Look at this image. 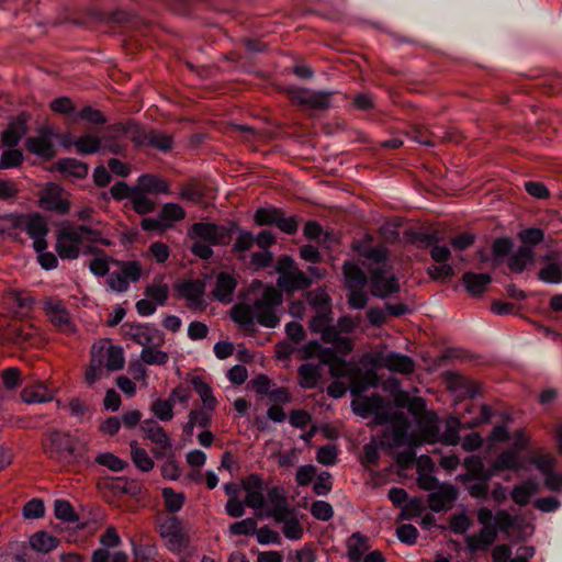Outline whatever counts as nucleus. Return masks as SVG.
I'll return each instance as SVG.
<instances>
[{
	"mask_svg": "<svg viewBox=\"0 0 562 562\" xmlns=\"http://www.w3.org/2000/svg\"><path fill=\"white\" fill-rule=\"evenodd\" d=\"M282 303V292L272 285H267L251 300V303L236 304L231 311V317L244 329L250 331L256 329V324L266 328H276L281 322Z\"/></svg>",
	"mask_w": 562,
	"mask_h": 562,
	"instance_id": "obj_1",
	"label": "nucleus"
},
{
	"mask_svg": "<svg viewBox=\"0 0 562 562\" xmlns=\"http://www.w3.org/2000/svg\"><path fill=\"white\" fill-rule=\"evenodd\" d=\"M83 241L100 243L110 246L111 241L104 239L102 234L86 225L64 226L57 233L56 251L61 259H76L80 254Z\"/></svg>",
	"mask_w": 562,
	"mask_h": 562,
	"instance_id": "obj_2",
	"label": "nucleus"
},
{
	"mask_svg": "<svg viewBox=\"0 0 562 562\" xmlns=\"http://www.w3.org/2000/svg\"><path fill=\"white\" fill-rule=\"evenodd\" d=\"M44 452L61 464H72L79 461L77 440L69 432L50 430L43 441Z\"/></svg>",
	"mask_w": 562,
	"mask_h": 562,
	"instance_id": "obj_3",
	"label": "nucleus"
},
{
	"mask_svg": "<svg viewBox=\"0 0 562 562\" xmlns=\"http://www.w3.org/2000/svg\"><path fill=\"white\" fill-rule=\"evenodd\" d=\"M238 228L234 222L229 225H218L210 222H198L188 229V238L200 239L213 246H226L232 240L233 233Z\"/></svg>",
	"mask_w": 562,
	"mask_h": 562,
	"instance_id": "obj_4",
	"label": "nucleus"
},
{
	"mask_svg": "<svg viewBox=\"0 0 562 562\" xmlns=\"http://www.w3.org/2000/svg\"><path fill=\"white\" fill-rule=\"evenodd\" d=\"M14 229L25 232L33 239V247L36 252L47 248L46 236L49 232L47 221L38 213L20 214L13 217Z\"/></svg>",
	"mask_w": 562,
	"mask_h": 562,
	"instance_id": "obj_5",
	"label": "nucleus"
},
{
	"mask_svg": "<svg viewBox=\"0 0 562 562\" xmlns=\"http://www.w3.org/2000/svg\"><path fill=\"white\" fill-rule=\"evenodd\" d=\"M286 94L292 103L305 110L325 111L330 106L333 92L315 91L304 87H289Z\"/></svg>",
	"mask_w": 562,
	"mask_h": 562,
	"instance_id": "obj_6",
	"label": "nucleus"
},
{
	"mask_svg": "<svg viewBox=\"0 0 562 562\" xmlns=\"http://www.w3.org/2000/svg\"><path fill=\"white\" fill-rule=\"evenodd\" d=\"M351 407L353 413L362 418L373 416L378 425H385L391 420V413L387 411L386 403L380 394L353 400Z\"/></svg>",
	"mask_w": 562,
	"mask_h": 562,
	"instance_id": "obj_7",
	"label": "nucleus"
},
{
	"mask_svg": "<svg viewBox=\"0 0 562 562\" xmlns=\"http://www.w3.org/2000/svg\"><path fill=\"white\" fill-rule=\"evenodd\" d=\"M121 331L124 339H131L143 348L165 344L164 333L149 324L124 323L121 326Z\"/></svg>",
	"mask_w": 562,
	"mask_h": 562,
	"instance_id": "obj_8",
	"label": "nucleus"
},
{
	"mask_svg": "<svg viewBox=\"0 0 562 562\" xmlns=\"http://www.w3.org/2000/svg\"><path fill=\"white\" fill-rule=\"evenodd\" d=\"M140 428L145 437L154 443L151 452L156 459L173 457L172 441L164 427L154 419H146Z\"/></svg>",
	"mask_w": 562,
	"mask_h": 562,
	"instance_id": "obj_9",
	"label": "nucleus"
},
{
	"mask_svg": "<svg viewBox=\"0 0 562 562\" xmlns=\"http://www.w3.org/2000/svg\"><path fill=\"white\" fill-rule=\"evenodd\" d=\"M43 310L52 325L57 330L64 334H71L75 331V325L61 300L45 297L43 300Z\"/></svg>",
	"mask_w": 562,
	"mask_h": 562,
	"instance_id": "obj_10",
	"label": "nucleus"
},
{
	"mask_svg": "<svg viewBox=\"0 0 562 562\" xmlns=\"http://www.w3.org/2000/svg\"><path fill=\"white\" fill-rule=\"evenodd\" d=\"M128 128L130 127L125 125V122H117L108 125L100 136L102 140V149L113 155H124L127 149L126 139Z\"/></svg>",
	"mask_w": 562,
	"mask_h": 562,
	"instance_id": "obj_11",
	"label": "nucleus"
},
{
	"mask_svg": "<svg viewBox=\"0 0 562 562\" xmlns=\"http://www.w3.org/2000/svg\"><path fill=\"white\" fill-rule=\"evenodd\" d=\"M158 532L166 540L167 547L171 551H180L187 546V536L182 528V522L176 516H168L161 520Z\"/></svg>",
	"mask_w": 562,
	"mask_h": 562,
	"instance_id": "obj_12",
	"label": "nucleus"
},
{
	"mask_svg": "<svg viewBox=\"0 0 562 562\" xmlns=\"http://www.w3.org/2000/svg\"><path fill=\"white\" fill-rule=\"evenodd\" d=\"M42 209L65 215L70 210V203L65 198V191L56 183H48L40 194Z\"/></svg>",
	"mask_w": 562,
	"mask_h": 562,
	"instance_id": "obj_13",
	"label": "nucleus"
},
{
	"mask_svg": "<svg viewBox=\"0 0 562 562\" xmlns=\"http://www.w3.org/2000/svg\"><path fill=\"white\" fill-rule=\"evenodd\" d=\"M371 363L375 367L386 368L392 372L401 374H411L415 369V362L409 356L393 351L389 353H375Z\"/></svg>",
	"mask_w": 562,
	"mask_h": 562,
	"instance_id": "obj_14",
	"label": "nucleus"
},
{
	"mask_svg": "<svg viewBox=\"0 0 562 562\" xmlns=\"http://www.w3.org/2000/svg\"><path fill=\"white\" fill-rule=\"evenodd\" d=\"M176 290L180 297L188 301V307L191 310H204L203 295L205 292V283L201 280H187L176 285Z\"/></svg>",
	"mask_w": 562,
	"mask_h": 562,
	"instance_id": "obj_15",
	"label": "nucleus"
},
{
	"mask_svg": "<svg viewBox=\"0 0 562 562\" xmlns=\"http://www.w3.org/2000/svg\"><path fill=\"white\" fill-rule=\"evenodd\" d=\"M370 282L372 295L376 297L386 299L400 291L397 278L395 276L386 277L380 268L371 272Z\"/></svg>",
	"mask_w": 562,
	"mask_h": 562,
	"instance_id": "obj_16",
	"label": "nucleus"
},
{
	"mask_svg": "<svg viewBox=\"0 0 562 562\" xmlns=\"http://www.w3.org/2000/svg\"><path fill=\"white\" fill-rule=\"evenodd\" d=\"M389 423L392 424V445L394 447H412L418 443L417 438L408 432L411 424L404 414H391V420Z\"/></svg>",
	"mask_w": 562,
	"mask_h": 562,
	"instance_id": "obj_17",
	"label": "nucleus"
},
{
	"mask_svg": "<svg viewBox=\"0 0 562 562\" xmlns=\"http://www.w3.org/2000/svg\"><path fill=\"white\" fill-rule=\"evenodd\" d=\"M462 465L467 472L457 476L459 482H470L481 477L483 480H491L493 477L491 467L485 468L482 458L477 454H471L464 458Z\"/></svg>",
	"mask_w": 562,
	"mask_h": 562,
	"instance_id": "obj_18",
	"label": "nucleus"
},
{
	"mask_svg": "<svg viewBox=\"0 0 562 562\" xmlns=\"http://www.w3.org/2000/svg\"><path fill=\"white\" fill-rule=\"evenodd\" d=\"M458 497V490L448 483L440 484L428 495V506L432 512L439 513L448 509Z\"/></svg>",
	"mask_w": 562,
	"mask_h": 562,
	"instance_id": "obj_19",
	"label": "nucleus"
},
{
	"mask_svg": "<svg viewBox=\"0 0 562 562\" xmlns=\"http://www.w3.org/2000/svg\"><path fill=\"white\" fill-rule=\"evenodd\" d=\"M348 379L350 381V392L355 396H359L369 387H375L379 384V376L374 369L361 371L356 367Z\"/></svg>",
	"mask_w": 562,
	"mask_h": 562,
	"instance_id": "obj_20",
	"label": "nucleus"
},
{
	"mask_svg": "<svg viewBox=\"0 0 562 562\" xmlns=\"http://www.w3.org/2000/svg\"><path fill=\"white\" fill-rule=\"evenodd\" d=\"M277 284L283 292L292 293L308 289L312 280L302 270L295 269L284 276H279Z\"/></svg>",
	"mask_w": 562,
	"mask_h": 562,
	"instance_id": "obj_21",
	"label": "nucleus"
},
{
	"mask_svg": "<svg viewBox=\"0 0 562 562\" xmlns=\"http://www.w3.org/2000/svg\"><path fill=\"white\" fill-rule=\"evenodd\" d=\"M237 286L236 279L228 272H220L216 276L213 296L221 303L228 304L233 301V294Z\"/></svg>",
	"mask_w": 562,
	"mask_h": 562,
	"instance_id": "obj_22",
	"label": "nucleus"
},
{
	"mask_svg": "<svg viewBox=\"0 0 562 562\" xmlns=\"http://www.w3.org/2000/svg\"><path fill=\"white\" fill-rule=\"evenodd\" d=\"M100 543L103 548L93 551L91 562H109L110 548H115L121 543V538L114 527H108L100 537Z\"/></svg>",
	"mask_w": 562,
	"mask_h": 562,
	"instance_id": "obj_23",
	"label": "nucleus"
},
{
	"mask_svg": "<svg viewBox=\"0 0 562 562\" xmlns=\"http://www.w3.org/2000/svg\"><path fill=\"white\" fill-rule=\"evenodd\" d=\"M496 538V527H482L477 533L468 536L465 542L469 551L476 552L486 550Z\"/></svg>",
	"mask_w": 562,
	"mask_h": 562,
	"instance_id": "obj_24",
	"label": "nucleus"
},
{
	"mask_svg": "<svg viewBox=\"0 0 562 562\" xmlns=\"http://www.w3.org/2000/svg\"><path fill=\"white\" fill-rule=\"evenodd\" d=\"M448 387L470 398L481 395V385L479 382L470 380L458 373H451L449 375Z\"/></svg>",
	"mask_w": 562,
	"mask_h": 562,
	"instance_id": "obj_25",
	"label": "nucleus"
},
{
	"mask_svg": "<svg viewBox=\"0 0 562 562\" xmlns=\"http://www.w3.org/2000/svg\"><path fill=\"white\" fill-rule=\"evenodd\" d=\"M25 147L30 153L46 160L52 159L56 154L54 144L46 134L27 137L25 140Z\"/></svg>",
	"mask_w": 562,
	"mask_h": 562,
	"instance_id": "obj_26",
	"label": "nucleus"
},
{
	"mask_svg": "<svg viewBox=\"0 0 562 562\" xmlns=\"http://www.w3.org/2000/svg\"><path fill=\"white\" fill-rule=\"evenodd\" d=\"M134 187L147 194L170 193L169 182L164 178L150 173L139 176L137 179V184Z\"/></svg>",
	"mask_w": 562,
	"mask_h": 562,
	"instance_id": "obj_27",
	"label": "nucleus"
},
{
	"mask_svg": "<svg viewBox=\"0 0 562 562\" xmlns=\"http://www.w3.org/2000/svg\"><path fill=\"white\" fill-rule=\"evenodd\" d=\"M268 502L271 506L269 514L274 520H283V515L293 510L289 507L288 498L279 486L268 491Z\"/></svg>",
	"mask_w": 562,
	"mask_h": 562,
	"instance_id": "obj_28",
	"label": "nucleus"
},
{
	"mask_svg": "<svg viewBox=\"0 0 562 562\" xmlns=\"http://www.w3.org/2000/svg\"><path fill=\"white\" fill-rule=\"evenodd\" d=\"M27 132L25 120L18 117L11 121L1 133V142L9 148L15 147Z\"/></svg>",
	"mask_w": 562,
	"mask_h": 562,
	"instance_id": "obj_29",
	"label": "nucleus"
},
{
	"mask_svg": "<svg viewBox=\"0 0 562 562\" xmlns=\"http://www.w3.org/2000/svg\"><path fill=\"white\" fill-rule=\"evenodd\" d=\"M38 335V329L30 323L22 324L20 326H13L8 329L5 337L12 340L14 344L21 346H31L34 344L35 338Z\"/></svg>",
	"mask_w": 562,
	"mask_h": 562,
	"instance_id": "obj_30",
	"label": "nucleus"
},
{
	"mask_svg": "<svg viewBox=\"0 0 562 562\" xmlns=\"http://www.w3.org/2000/svg\"><path fill=\"white\" fill-rule=\"evenodd\" d=\"M347 557L350 562H360L369 550V537L361 532L352 533L346 541Z\"/></svg>",
	"mask_w": 562,
	"mask_h": 562,
	"instance_id": "obj_31",
	"label": "nucleus"
},
{
	"mask_svg": "<svg viewBox=\"0 0 562 562\" xmlns=\"http://www.w3.org/2000/svg\"><path fill=\"white\" fill-rule=\"evenodd\" d=\"M462 282L470 295L479 297L492 282V278L487 273H474L469 271L462 276Z\"/></svg>",
	"mask_w": 562,
	"mask_h": 562,
	"instance_id": "obj_32",
	"label": "nucleus"
},
{
	"mask_svg": "<svg viewBox=\"0 0 562 562\" xmlns=\"http://www.w3.org/2000/svg\"><path fill=\"white\" fill-rule=\"evenodd\" d=\"M29 543L35 552L47 554L59 546L60 540L42 530L33 533L29 539Z\"/></svg>",
	"mask_w": 562,
	"mask_h": 562,
	"instance_id": "obj_33",
	"label": "nucleus"
},
{
	"mask_svg": "<svg viewBox=\"0 0 562 562\" xmlns=\"http://www.w3.org/2000/svg\"><path fill=\"white\" fill-rule=\"evenodd\" d=\"M299 384L301 387L315 389L322 376L321 364L302 363L297 369Z\"/></svg>",
	"mask_w": 562,
	"mask_h": 562,
	"instance_id": "obj_34",
	"label": "nucleus"
},
{
	"mask_svg": "<svg viewBox=\"0 0 562 562\" xmlns=\"http://www.w3.org/2000/svg\"><path fill=\"white\" fill-rule=\"evenodd\" d=\"M63 145L65 147H68L69 145L75 146L77 153L80 155H93L102 149L101 138L90 133L79 136L76 140L69 144L64 142Z\"/></svg>",
	"mask_w": 562,
	"mask_h": 562,
	"instance_id": "obj_35",
	"label": "nucleus"
},
{
	"mask_svg": "<svg viewBox=\"0 0 562 562\" xmlns=\"http://www.w3.org/2000/svg\"><path fill=\"white\" fill-rule=\"evenodd\" d=\"M21 400L26 404L45 403L53 400V393L43 383L25 386L20 393Z\"/></svg>",
	"mask_w": 562,
	"mask_h": 562,
	"instance_id": "obj_36",
	"label": "nucleus"
},
{
	"mask_svg": "<svg viewBox=\"0 0 562 562\" xmlns=\"http://www.w3.org/2000/svg\"><path fill=\"white\" fill-rule=\"evenodd\" d=\"M519 468L520 461L518 452L513 449L503 451L491 465L493 476L499 471H515L518 470Z\"/></svg>",
	"mask_w": 562,
	"mask_h": 562,
	"instance_id": "obj_37",
	"label": "nucleus"
},
{
	"mask_svg": "<svg viewBox=\"0 0 562 562\" xmlns=\"http://www.w3.org/2000/svg\"><path fill=\"white\" fill-rule=\"evenodd\" d=\"M57 169L67 176L83 179L88 175L89 166L76 158H63L57 162Z\"/></svg>",
	"mask_w": 562,
	"mask_h": 562,
	"instance_id": "obj_38",
	"label": "nucleus"
},
{
	"mask_svg": "<svg viewBox=\"0 0 562 562\" xmlns=\"http://www.w3.org/2000/svg\"><path fill=\"white\" fill-rule=\"evenodd\" d=\"M342 271L348 289H362L366 285L367 277L357 263L351 261L345 262Z\"/></svg>",
	"mask_w": 562,
	"mask_h": 562,
	"instance_id": "obj_39",
	"label": "nucleus"
},
{
	"mask_svg": "<svg viewBox=\"0 0 562 562\" xmlns=\"http://www.w3.org/2000/svg\"><path fill=\"white\" fill-rule=\"evenodd\" d=\"M533 260V251L528 246H521L508 260V268L515 273H521Z\"/></svg>",
	"mask_w": 562,
	"mask_h": 562,
	"instance_id": "obj_40",
	"label": "nucleus"
},
{
	"mask_svg": "<svg viewBox=\"0 0 562 562\" xmlns=\"http://www.w3.org/2000/svg\"><path fill=\"white\" fill-rule=\"evenodd\" d=\"M130 448L132 461L138 470L149 472L154 469L153 459L149 457L146 449L139 447L136 440L130 442Z\"/></svg>",
	"mask_w": 562,
	"mask_h": 562,
	"instance_id": "obj_41",
	"label": "nucleus"
},
{
	"mask_svg": "<svg viewBox=\"0 0 562 562\" xmlns=\"http://www.w3.org/2000/svg\"><path fill=\"white\" fill-rule=\"evenodd\" d=\"M283 524L282 532L289 540H300L303 537L304 530L300 524L294 510L283 515V520H276Z\"/></svg>",
	"mask_w": 562,
	"mask_h": 562,
	"instance_id": "obj_42",
	"label": "nucleus"
},
{
	"mask_svg": "<svg viewBox=\"0 0 562 562\" xmlns=\"http://www.w3.org/2000/svg\"><path fill=\"white\" fill-rule=\"evenodd\" d=\"M159 216L165 227L169 229L173 226L175 222H180L186 217V211L180 204L169 202L162 205Z\"/></svg>",
	"mask_w": 562,
	"mask_h": 562,
	"instance_id": "obj_43",
	"label": "nucleus"
},
{
	"mask_svg": "<svg viewBox=\"0 0 562 562\" xmlns=\"http://www.w3.org/2000/svg\"><path fill=\"white\" fill-rule=\"evenodd\" d=\"M162 345H150L143 348L140 359L147 366H165L169 361V355L159 349Z\"/></svg>",
	"mask_w": 562,
	"mask_h": 562,
	"instance_id": "obj_44",
	"label": "nucleus"
},
{
	"mask_svg": "<svg viewBox=\"0 0 562 562\" xmlns=\"http://www.w3.org/2000/svg\"><path fill=\"white\" fill-rule=\"evenodd\" d=\"M191 383L194 387V391L199 394L200 398L202 400L204 408L209 411H214L217 402L213 395L212 387L199 376H194L191 380Z\"/></svg>",
	"mask_w": 562,
	"mask_h": 562,
	"instance_id": "obj_45",
	"label": "nucleus"
},
{
	"mask_svg": "<svg viewBox=\"0 0 562 562\" xmlns=\"http://www.w3.org/2000/svg\"><path fill=\"white\" fill-rule=\"evenodd\" d=\"M133 210L139 214L145 215L151 213L156 209V203L148 198L147 193L134 187L133 195L131 199Z\"/></svg>",
	"mask_w": 562,
	"mask_h": 562,
	"instance_id": "obj_46",
	"label": "nucleus"
},
{
	"mask_svg": "<svg viewBox=\"0 0 562 562\" xmlns=\"http://www.w3.org/2000/svg\"><path fill=\"white\" fill-rule=\"evenodd\" d=\"M315 351H318V357L321 359V366H329L331 362H334L338 356L331 348H322L317 341L308 342L304 349V358H310L314 355Z\"/></svg>",
	"mask_w": 562,
	"mask_h": 562,
	"instance_id": "obj_47",
	"label": "nucleus"
},
{
	"mask_svg": "<svg viewBox=\"0 0 562 562\" xmlns=\"http://www.w3.org/2000/svg\"><path fill=\"white\" fill-rule=\"evenodd\" d=\"M120 268V273L127 279V282H137L142 278L143 268L136 260H113Z\"/></svg>",
	"mask_w": 562,
	"mask_h": 562,
	"instance_id": "obj_48",
	"label": "nucleus"
},
{
	"mask_svg": "<svg viewBox=\"0 0 562 562\" xmlns=\"http://www.w3.org/2000/svg\"><path fill=\"white\" fill-rule=\"evenodd\" d=\"M173 405L175 404L169 397L166 400L157 398L153 402L150 411L160 422H169L173 418L175 415Z\"/></svg>",
	"mask_w": 562,
	"mask_h": 562,
	"instance_id": "obj_49",
	"label": "nucleus"
},
{
	"mask_svg": "<svg viewBox=\"0 0 562 562\" xmlns=\"http://www.w3.org/2000/svg\"><path fill=\"white\" fill-rule=\"evenodd\" d=\"M104 363L102 357H98L92 352L90 363L85 373V380L88 385L94 384L104 375Z\"/></svg>",
	"mask_w": 562,
	"mask_h": 562,
	"instance_id": "obj_50",
	"label": "nucleus"
},
{
	"mask_svg": "<svg viewBox=\"0 0 562 562\" xmlns=\"http://www.w3.org/2000/svg\"><path fill=\"white\" fill-rule=\"evenodd\" d=\"M146 146L154 147L160 151H168L173 146V139L166 133L149 130Z\"/></svg>",
	"mask_w": 562,
	"mask_h": 562,
	"instance_id": "obj_51",
	"label": "nucleus"
},
{
	"mask_svg": "<svg viewBox=\"0 0 562 562\" xmlns=\"http://www.w3.org/2000/svg\"><path fill=\"white\" fill-rule=\"evenodd\" d=\"M491 480L475 479L470 482H461L472 498L486 499L490 494L488 482Z\"/></svg>",
	"mask_w": 562,
	"mask_h": 562,
	"instance_id": "obj_52",
	"label": "nucleus"
},
{
	"mask_svg": "<svg viewBox=\"0 0 562 562\" xmlns=\"http://www.w3.org/2000/svg\"><path fill=\"white\" fill-rule=\"evenodd\" d=\"M125 357L122 347L110 346L106 349V362L104 367L108 371H119L124 368Z\"/></svg>",
	"mask_w": 562,
	"mask_h": 562,
	"instance_id": "obj_53",
	"label": "nucleus"
},
{
	"mask_svg": "<svg viewBox=\"0 0 562 562\" xmlns=\"http://www.w3.org/2000/svg\"><path fill=\"white\" fill-rule=\"evenodd\" d=\"M94 460L98 464L105 467L113 472H121L128 467V463L125 460H122L111 452L99 453Z\"/></svg>",
	"mask_w": 562,
	"mask_h": 562,
	"instance_id": "obj_54",
	"label": "nucleus"
},
{
	"mask_svg": "<svg viewBox=\"0 0 562 562\" xmlns=\"http://www.w3.org/2000/svg\"><path fill=\"white\" fill-rule=\"evenodd\" d=\"M537 492V487L532 482H526L520 485H516L512 491V499L519 506H526L533 493Z\"/></svg>",
	"mask_w": 562,
	"mask_h": 562,
	"instance_id": "obj_55",
	"label": "nucleus"
},
{
	"mask_svg": "<svg viewBox=\"0 0 562 562\" xmlns=\"http://www.w3.org/2000/svg\"><path fill=\"white\" fill-rule=\"evenodd\" d=\"M145 295L158 305H165L169 297V286L164 282H155L145 289Z\"/></svg>",
	"mask_w": 562,
	"mask_h": 562,
	"instance_id": "obj_56",
	"label": "nucleus"
},
{
	"mask_svg": "<svg viewBox=\"0 0 562 562\" xmlns=\"http://www.w3.org/2000/svg\"><path fill=\"white\" fill-rule=\"evenodd\" d=\"M460 422L456 417H450L446 422V429L441 435L440 441L447 446H456L460 441L459 437Z\"/></svg>",
	"mask_w": 562,
	"mask_h": 562,
	"instance_id": "obj_57",
	"label": "nucleus"
},
{
	"mask_svg": "<svg viewBox=\"0 0 562 562\" xmlns=\"http://www.w3.org/2000/svg\"><path fill=\"white\" fill-rule=\"evenodd\" d=\"M54 513L57 519L66 522H76L79 519L70 503L64 499L55 501Z\"/></svg>",
	"mask_w": 562,
	"mask_h": 562,
	"instance_id": "obj_58",
	"label": "nucleus"
},
{
	"mask_svg": "<svg viewBox=\"0 0 562 562\" xmlns=\"http://www.w3.org/2000/svg\"><path fill=\"white\" fill-rule=\"evenodd\" d=\"M307 302L315 311L331 310L330 297L323 289H316L307 293Z\"/></svg>",
	"mask_w": 562,
	"mask_h": 562,
	"instance_id": "obj_59",
	"label": "nucleus"
},
{
	"mask_svg": "<svg viewBox=\"0 0 562 562\" xmlns=\"http://www.w3.org/2000/svg\"><path fill=\"white\" fill-rule=\"evenodd\" d=\"M281 210L274 207H260L256 211L254 220L259 226L277 225Z\"/></svg>",
	"mask_w": 562,
	"mask_h": 562,
	"instance_id": "obj_60",
	"label": "nucleus"
},
{
	"mask_svg": "<svg viewBox=\"0 0 562 562\" xmlns=\"http://www.w3.org/2000/svg\"><path fill=\"white\" fill-rule=\"evenodd\" d=\"M236 231H238V236L233 245L232 250L233 252L238 254L241 257L244 252L248 251L254 246L255 236L249 231L239 228H237Z\"/></svg>",
	"mask_w": 562,
	"mask_h": 562,
	"instance_id": "obj_61",
	"label": "nucleus"
},
{
	"mask_svg": "<svg viewBox=\"0 0 562 562\" xmlns=\"http://www.w3.org/2000/svg\"><path fill=\"white\" fill-rule=\"evenodd\" d=\"M165 507L170 513L179 512L184 503V496L181 493H176L172 488L166 487L162 490Z\"/></svg>",
	"mask_w": 562,
	"mask_h": 562,
	"instance_id": "obj_62",
	"label": "nucleus"
},
{
	"mask_svg": "<svg viewBox=\"0 0 562 562\" xmlns=\"http://www.w3.org/2000/svg\"><path fill=\"white\" fill-rule=\"evenodd\" d=\"M125 125L130 127L127 138L137 147L146 146L149 130H145L132 121H126Z\"/></svg>",
	"mask_w": 562,
	"mask_h": 562,
	"instance_id": "obj_63",
	"label": "nucleus"
},
{
	"mask_svg": "<svg viewBox=\"0 0 562 562\" xmlns=\"http://www.w3.org/2000/svg\"><path fill=\"white\" fill-rule=\"evenodd\" d=\"M24 160L23 153L20 149L10 148L2 151L0 157V169L19 167Z\"/></svg>",
	"mask_w": 562,
	"mask_h": 562,
	"instance_id": "obj_64",
	"label": "nucleus"
}]
</instances>
